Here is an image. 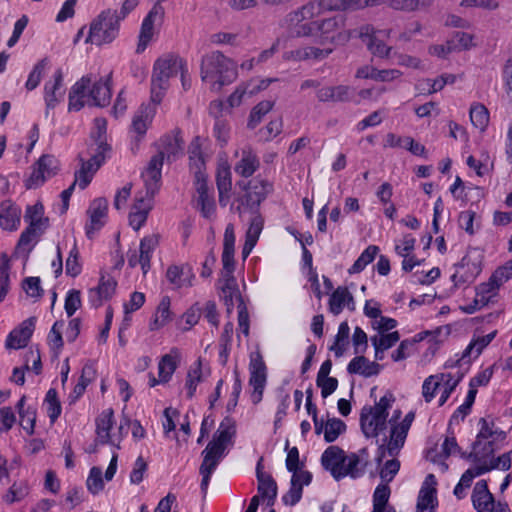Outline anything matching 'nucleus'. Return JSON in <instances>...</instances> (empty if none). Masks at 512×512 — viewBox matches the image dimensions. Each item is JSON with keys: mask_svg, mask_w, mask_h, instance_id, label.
Segmentation results:
<instances>
[{"mask_svg": "<svg viewBox=\"0 0 512 512\" xmlns=\"http://www.w3.org/2000/svg\"><path fill=\"white\" fill-rule=\"evenodd\" d=\"M273 105L274 103L269 100L258 103L250 113L248 127L254 129L262 121L263 116L273 108Z\"/></svg>", "mask_w": 512, "mask_h": 512, "instance_id": "57", "label": "nucleus"}, {"mask_svg": "<svg viewBox=\"0 0 512 512\" xmlns=\"http://www.w3.org/2000/svg\"><path fill=\"white\" fill-rule=\"evenodd\" d=\"M394 397L391 393L384 395L374 406H364L360 414V425L366 437H376L386 428L388 409Z\"/></svg>", "mask_w": 512, "mask_h": 512, "instance_id": "5", "label": "nucleus"}, {"mask_svg": "<svg viewBox=\"0 0 512 512\" xmlns=\"http://www.w3.org/2000/svg\"><path fill=\"white\" fill-rule=\"evenodd\" d=\"M59 169V161L49 154L42 155L35 163L30 178L27 181L28 188L41 186L48 178L56 175Z\"/></svg>", "mask_w": 512, "mask_h": 512, "instance_id": "10", "label": "nucleus"}, {"mask_svg": "<svg viewBox=\"0 0 512 512\" xmlns=\"http://www.w3.org/2000/svg\"><path fill=\"white\" fill-rule=\"evenodd\" d=\"M162 148L154 155L150 161H152L154 158L160 156L161 158V167L163 166L164 157H167L168 160L175 159L180 154H182L183 151V141L179 134L173 135V136H165L162 140Z\"/></svg>", "mask_w": 512, "mask_h": 512, "instance_id": "34", "label": "nucleus"}, {"mask_svg": "<svg viewBox=\"0 0 512 512\" xmlns=\"http://www.w3.org/2000/svg\"><path fill=\"white\" fill-rule=\"evenodd\" d=\"M236 433L235 422L230 417H225L219 425L213 440L208 443V446L225 452L228 444L232 442V438Z\"/></svg>", "mask_w": 512, "mask_h": 512, "instance_id": "28", "label": "nucleus"}, {"mask_svg": "<svg viewBox=\"0 0 512 512\" xmlns=\"http://www.w3.org/2000/svg\"><path fill=\"white\" fill-rule=\"evenodd\" d=\"M48 59L44 58L40 60L33 68V70L30 72L27 82H26V88L31 91L34 90L40 83L43 72L45 68L48 66Z\"/></svg>", "mask_w": 512, "mask_h": 512, "instance_id": "63", "label": "nucleus"}, {"mask_svg": "<svg viewBox=\"0 0 512 512\" xmlns=\"http://www.w3.org/2000/svg\"><path fill=\"white\" fill-rule=\"evenodd\" d=\"M96 377V369L93 364L87 363L82 368V373L79 378L78 383L75 385L73 392L70 397H72V401L77 400L79 397L83 395L86 387L95 379Z\"/></svg>", "mask_w": 512, "mask_h": 512, "instance_id": "46", "label": "nucleus"}, {"mask_svg": "<svg viewBox=\"0 0 512 512\" xmlns=\"http://www.w3.org/2000/svg\"><path fill=\"white\" fill-rule=\"evenodd\" d=\"M216 183L219 191V202L225 205L223 203L224 195L228 194L231 190V172L228 167L218 169Z\"/></svg>", "mask_w": 512, "mask_h": 512, "instance_id": "56", "label": "nucleus"}, {"mask_svg": "<svg viewBox=\"0 0 512 512\" xmlns=\"http://www.w3.org/2000/svg\"><path fill=\"white\" fill-rule=\"evenodd\" d=\"M155 115V107L152 105H142L134 114L131 124L133 142L138 147L139 142L146 134L149 125Z\"/></svg>", "mask_w": 512, "mask_h": 512, "instance_id": "16", "label": "nucleus"}, {"mask_svg": "<svg viewBox=\"0 0 512 512\" xmlns=\"http://www.w3.org/2000/svg\"><path fill=\"white\" fill-rule=\"evenodd\" d=\"M395 457L387 460L380 469L379 475L383 483L391 482L400 470V461Z\"/></svg>", "mask_w": 512, "mask_h": 512, "instance_id": "62", "label": "nucleus"}, {"mask_svg": "<svg viewBox=\"0 0 512 512\" xmlns=\"http://www.w3.org/2000/svg\"><path fill=\"white\" fill-rule=\"evenodd\" d=\"M237 77L236 64L219 51H213L202 58L201 78L211 84L212 89L220 90Z\"/></svg>", "mask_w": 512, "mask_h": 512, "instance_id": "2", "label": "nucleus"}, {"mask_svg": "<svg viewBox=\"0 0 512 512\" xmlns=\"http://www.w3.org/2000/svg\"><path fill=\"white\" fill-rule=\"evenodd\" d=\"M290 33L295 37H317V21H286Z\"/></svg>", "mask_w": 512, "mask_h": 512, "instance_id": "48", "label": "nucleus"}, {"mask_svg": "<svg viewBox=\"0 0 512 512\" xmlns=\"http://www.w3.org/2000/svg\"><path fill=\"white\" fill-rule=\"evenodd\" d=\"M202 455L203 461L199 468V473L202 476L201 491L205 495L207 493L211 475L223 458L224 452L213 448V446L207 445L203 450Z\"/></svg>", "mask_w": 512, "mask_h": 512, "instance_id": "12", "label": "nucleus"}, {"mask_svg": "<svg viewBox=\"0 0 512 512\" xmlns=\"http://www.w3.org/2000/svg\"><path fill=\"white\" fill-rule=\"evenodd\" d=\"M311 480L312 474L308 471L294 473L291 478V487L283 496V502L290 506L296 505L302 497L303 486L309 485Z\"/></svg>", "mask_w": 512, "mask_h": 512, "instance_id": "27", "label": "nucleus"}, {"mask_svg": "<svg viewBox=\"0 0 512 512\" xmlns=\"http://www.w3.org/2000/svg\"><path fill=\"white\" fill-rule=\"evenodd\" d=\"M261 463L257 465L258 493L263 499H267V504L272 506L277 496V484L270 475H266L260 470Z\"/></svg>", "mask_w": 512, "mask_h": 512, "instance_id": "39", "label": "nucleus"}, {"mask_svg": "<svg viewBox=\"0 0 512 512\" xmlns=\"http://www.w3.org/2000/svg\"><path fill=\"white\" fill-rule=\"evenodd\" d=\"M497 331L494 330L487 335L472 339L470 344L463 351L461 359L466 360L467 363L471 361V358H477L482 351L492 342L495 338Z\"/></svg>", "mask_w": 512, "mask_h": 512, "instance_id": "40", "label": "nucleus"}, {"mask_svg": "<svg viewBox=\"0 0 512 512\" xmlns=\"http://www.w3.org/2000/svg\"><path fill=\"white\" fill-rule=\"evenodd\" d=\"M45 404L47 406V413L51 422H55L61 414V404L57 398V392L51 388L46 393Z\"/></svg>", "mask_w": 512, "mask_h": 512, "instance_id": "60", "label": "nucleus"}, {"mask_svg": "<svg viewBox=\"0 0 512 512\" xmlns=\"http://www.w3.org/2000/svg\"><path fill=\"white\" fill-rule=\"evenodd\" d=\"M21 210L11 203L4 201L0 204V226L5 230H15L20 224Z\"/></svg>", "mask_w": 512, "mask_h": 512, "instance_id": "37", "label": "nucleus"}, {"mask_svg": "<svg viewBox=\"0 0 512 512\" xmlns=\"http://www.w3.org/2000/svg\"><path fill=\"white\" fill-rule=\"evenodd\" d=\"M35 318L24 320L17 328L12 330L7 336L5 347L7 349H21L24 348L34 331Z\"/></svg>", "mask_w": 512, "mask_h": 512, "instance_id": "21", "label": "nucleus"}, {"mask_svg": "<svg viewBox=\"0 0 512 512\" xmlns=\"http://www.w3.org/2000/svg\"><path fill=\"white\" fill-rule=\"evenodd\" d=\"M345 452L338 446H329L321 457V462L326 470H329L332 476L341 479V470L345 462Z\"/></svg>", "mask_w": 512, "mask_h": 512, "instance_id": "26", "label": "nucleus"}, {"mask_svg": "<svg viewBox=\"0 0 512 512\" xmlns=\"http://www.w3.org/2000/svg\"><path fill=\"white\" fill-rule=\"evenodd\" d=\"M234 252H235V234H234V226L232 224H228L226 226L224 232V240H223V252H222V297L224 299L225 305L227 306V313H231L233 310L234 302L240 305L241 302H244L235 280L233 276L235 270V261H234Z\"/></svg>", "mask_w": 512, "mask_h": 512, "instance_id": "1", "label": "nucleus"}, {"mask_svg": "<svg viewBox=\"0 0 512 512\" xmlns=\"http://www.w3.org/2000/svg\"><path fill=\"white\" fill-rule=\"evenodd\" d=\"M369 463V452L366 448L360 449L357 453H351L345 456V462L342 466L341 478L350 476L352 478L361 477Z\"/></svg>", "mask_w": 512, "mask_h": 512, "instance_id": "18", "label": "nucleus"}, {"mask_svg": "<svg viewBox=\"0 0 512 512\" xmlns=\"http://www.w3.org/2000/svg\"><path fill=\"white\" fill-rule=\"evenodd\" d=\"M470 120L474 127L484 131L489 122V112L482 104L472 105L470 108Z\"/></svg>", "mask_w": 512, "mask_h": 512, "instance_id": "51", "label": "nucleus"}, {"mask_svg": "<svg viewBox=\"0 0 512 512\" xmlns=\"http://www.w3.org/2000/svg\"><path fill=\"white\" fill-rule=\"evenodd\" d=\"M495 450L496 447H492V442H485L482 450L471 452L469 458L475 463H482L483 467L487 468V472L493 469L508 470L511 467V453H504L498 458H494Z\"/></svg>", "mask_w": 512, "mask_h": 512, "instance_id": "9", "label": "nucleus"}, {"mask_svg": "<svg viewBox=\"0 0 512 512\" xmlns=\"http://www.w3.org/2000/svg\"><path fill=\"white\" fill-rule=\"evenodd\" d=\"M350 328L347 322H342L339 325L338 332L335 336V342L331 346V350L334 351L336 357H341L348 344Z\"/></svg>", "mask_w": 512, "mask_h": 512, "instance_id": "53", "label": "nucleus"}, {"mask_svg": "<svg viewBox=\"0 0 512 512\" xmlns=\"http://www.w3.org/2000/svg\"><path fill=\"white\" fill-rule=\"evenodd\" d=\"M472 502L474 508L478 512H492L494 508V498L489 492L487 482L481 480L476 483L473 494Z\"/></svg>", "mask_w": 512, "mask_h": 512, "instance_id": "30", "label": "nucleus"}, {"mask_svg": "<svg viewBox=\"0 0 512 512\" xmlns=\"http://www.w3.org/2000/svg\"><path fill=\"white\" fill-rule=\"evenodd\" d=\"M409 428L398 423L392 426L390 439L387 445L381 444L378 447V453L376 457V462L380 465L386 455L391 457L397 456L400 449L403 447L405 439L407 437Z\"/></svg>", "mask_w": 512, "mask_h": 512, "instance_id": "11", "label": "nucleus"}, {"mask_svg": "<svg viewBox=\"0 0 512 512\" xmlns=\"http://www.w3.org/2000/svg\"><path fill=\"white\" fill-rule=\"evenodd\" d=\"M196 193L195 197L196 207L203 217L212 219L215 215L216 205L212 195L209 194V189L206 183L205 174H199L195 179Z\"/></svg>", "mask_w": 512, "mask_h": 512, "instance_id": "13", "label": "nucleus"}, {"mask_svg": "<svg viewBox=\"0 0 512 512\" xmlns=\"http://www.w3.org/2000/svg\"><path fill=\"white\" fill-rule=\"evenodd\" d=\"M92 86V76L86 75L78 80L71 88L69 93V109L79 111L84 105H88L89 90Z\"/></svg>", "mask_w": 512, "mask_h": 512, "instance_id": "25", "label": "nucleus"}, {"mask_svg": "<svg viewBox=\"0 0 512 512\" xmlns=\"http://www.w3.org/2000/svg\"><path fill=\"white\" fill-rule=\"evenodd\" d=\"M345 306L353 311L355 309L354 298L346 287L340 286L330 296L329 310L334 315H338Z\"/></svg>", "mask_w": 512, "mask_h": 512, "instance_id": "36", "label": "nucleus"}, {"mask_svg": "<svg viewBox=\"0 0 512 512\" xmlns=\"http://www.w3.org/2000/svg\"><path fill=\"white\" fill-rule=\"evenodd\" d=\"M271 190L272 185L266 180L254 179L250 181L246 194L241 200L242 205L250 208L258 207Z\"/></svg>", "mask_w": 512, "mask_h": 512, "instance_id": "23", "label": "nucleus"}, {"mask_svg": "<svg viewBox=\"0 0 512 512\" xmlns=\"http://www.w3.org/2000/svg\"><path fill=\"white\" fill-rule=\"evenodd\" d=\"M351 33L343 28L340 18H328L317 21L316 43L325 46L327 44L343 45L349 41Z\"/></svg>", "mask_w": 512, "mask_h": 512, "instance_id": "7", "label": "nucleus"}, {"mask_svg": "<svg viewBox=\"0 0 512 512\" xmlns=\"http://www.w3.org/2000/svg\"><path fill=\"white\" fill-rule=\"evenodd\" d=\"M114 412L112 409H106L96 418V441L100 444L113 443L110 436V430L114 424Z\"/></svg>", "mask_w": 512, "mask_h": 512, "instance_id": "35", "label": "nucleus"}, {"mask_svg": "<svg viewBox=\"0 0 512 512\" xmlns=\"http://www.w3.org/2000/svg\"><path fill=\"white\" fill-rule=\"evenodd\" d=\"M259 167L256 154L249 150H243L240 161L235 165V172L242 177H250Z\"/></svg>", "mask_w": 512, "mask_h": 512, "instance_id": "42", "label": "nucleus"}, {"mask_svg": "<svg viewBox=\"0 0 512 512\" xmlns=\"http://www.w3.org/2000/svg\"><path fill=\"white\" fill-rule=\"evenodd\" d=\"M388 36V31H375L374 28L370 26H365L360 31V37L362 38L363 42L366 43L370 52L373 55L381 58L388 56L391 50V48L384 43V38Z\"/></svg>", "mask_w": 512, "mask_h": 512, "instance_id": "14", "label": "nucleus"}, {"mask_svg": "<svg viewBox=\"0 0 512 512\" xmlns=\"http://www.w3.org/2000/svg\"><path fill=\"white\" fill-rule=\"evenodd\" d=\"M63 326V321H56L48 335V344L50 348L53 349L56 353H58L63 347V339L61 333Z\"/></svg>", "mask_w": 512, "mask_h": 512, "instance_id": "64", "label": "nucleus"}, {"mask_svg": "<svg viewBox=\"0 0 512 512\" xmlns=\"http://www.w3.org/2000/svg\"><path fill=\"white\" fill-rule=\"evenodd\" d=\"M327 10L359 9L367 6V0H323Z\"/></svg>", "mask_w": 512, "mask_h": 512, "instance_id": "58", "label": "nucleus"}, {"mask_svg": "<svg viewBox=\"0 0 512 512\" xmlns=\"http://www.w3.org/2000/svg\"><path fill=\"white\" fill-rule=\"evenodd\" d=\"M164 16V8L161 5L154 4L147 16L144 18L140 30L139 42L137 45L136 52L142 53L149 42L152 40L154 35V23L155 21L161 20Z\"/></svg>", "mask_w": 512, "mask_h": 512, "instance_id": "15", "label": "nucleus"}, {"mask_svg": "<svg viewBox=\"0 0 512 512\" xmlns=\"http://www.w3.org/2000/svg\"><path fill=\"white\" fill-rule=\"evenodd\" d=\"M108 212V201L105 198H97L93 200L87 211L89 215V223L86 224V234L92 237L95 231H98L105 223Z\"/></svg>", "mask_w": 512, "mask_h": 512, "instance_id": "20", "label": "nucleus"}, {"mask_svg": "<svg viewBox=\"0 0 512 512\" xmlns=\"http://www.w3.org/2000/svg\"><path fill=\"white\" fill-rule=\"evenodd\" d=\"M123 20L118 11L103 10L90 24L86 42L95 45L111 43L119 33L120 21Z\"/></svg>", "mask_w": 512, "mask_h": 512, "instance_id": "4", "label": "nucleus"}, {"mask_svg": "<svg viewBox=\"0 0 512 512\" xmlns=\"http://www.w3.org/2000/svg\"><path fill=\"white\" fill-rule=\"evenodd\" d=\"M179 362V351L177 349H172L170 353L165 354L159 364H158V376L160 377V381L163 383H167L175 370L177 369Z\"/></svg>", "mask_w": 512, "mask_h": 512, "instance_id": "41", "label": "nucleus"}, {"mask_svg": "<svg viewBox=\"0 0 512 512\" xmlns=\"http://www.w3.org/2000/svg\"><path fill=\"white\" fill-rule=\"evenodd\" d=\"M166 278L169 283L173 285L174 289H181L191 287L193 285L195 275L189 268L186 269L184 267L174 265L167 269Z\"/></svg>", "mask_w": 512, "mask_h": 512, "instance_id": "33", "label": "nucleus"}, {"mask_svg": "<svg viewBox=\"0 0 512 512\" xmlns=\"http://www.w3.org/2000/svg\"><path fill=\"white\" fill-rule=\"evenodd\" d=\"M390 497V488L388 484H379L373 494V511L372 512H396L393 507L386 509Z\"/></svg>", "mask_w": 512, "mask_h": 512, "instance_id": "47", "label": "nucleus"}, {"mask_svg": "<svg viewBox=\"0 0 512 512\" xmlns=\"http://www.w3.org/2000/svg\"><path fill=\"white\" fill-rule=\"evenodd\" d=\"M479 425L481 426L479 433L476 436V441L473 444V451L482 450L485 443L492 442V447H495L496 443L503 442L506 438V433L502 430L495 428L493 420L489 421L486 418H480Z\"/></svg>", "mask_w": 512, "mask_h": 512, "instance_id": "19", "label": "nucleus"}, {"mask_svg": "<svg viewBox=\"0 0 512 512\" xmlns=\"http://www.w3.org/2000/svg\"><path fill=\"white\" fill-rule=\"evenodd\" d=\"M435 494V487L422 486L418 496L417 510L429 511L430 509H432L433 511H435V506L437 502Z\"/></svg>", "mask_w": 512, "mask_h": 512, "instance_id": "52", "label": "nucleus"}, {"mask_svg": "<svg viewBox=\"0 0 512 512\" xmlns=\"http://www.w3.org/2000/svg\"><path fill=\"white\" fill-rule=\"evenodd\" d=\"M44 208L41 203L29 206L26 210L25 219L29 222V226L43 230L46 228L48 219L43 218Z\"/></svg>", "mask_w": 512, "mask_h": 512, "instance_id": "50", "label": "nucleus"}, {"mask_svg": "<svg viewBox=\"0 0 512 512\" xmlns=\"http://www.w3.org/2000/svg\"><path fill=\"white\" fill-rule=\"evenodd\" d=\"M185 62L177 55H164L156 60L151 80V100L159 104L169 87V79L183 69Z\"/></svg>", "mask_w": 512, "mask_h": 512, "instance_id": "3", "label": "nucleus"}, {"mask_svg": "<svg viewBox=\"0 0 512 512\" xmlns=\"http://www.w3.org/2000/svg\"><path fill=\"white\" fill-rule=\"evenodd\" d=\"M202 381L201 362L198 361L194 367H191L187 373L185 389L188 398L195 394L197 385Z\"/></svg>", "mask_w": 512, "mask_h": 512, "instance_id": "55", "label": "nucleus"}, {"mask_svg": "<svg viewBox=\"0 0 512 512\" xmlns=\"http://www.w3.org/2000/svg\"><path fill=\"white\" fill-rule=\"evenodd\" d=\"M26 401V397L22 396L18 401L16 407L18 409L19 417H20V425L22 428L29 434H33L34 426L36 421V415L33 410L30 408L24 409V404Z\"/></svg>", "mask_w": 512, "mask_h": 512, "instance_id": "49", "label": "nucleus"}, {"mask_svg": "<svg viewBox=\"0 0 512 512\" xmlns=\"http://www.w3.org/2000/svg\"><path fill=\"white\" fill-rule=\"evenodd\" d=\"M501 283L493 276L488 282L480 284L476 289L475 303L486 306L496 295Z\"/></svg>", "mask_w": 512, "mask_h": 512, "instance_id": "43", "label": "nucleus"}, {"mask_svg": "<svg viewBox=\"0 0 512 512\" xmlns=\"http://www.w3.org/2000/svg\"><path fill=\"white\" fill-rule=\"evenodd\" d=\"M170 298L165 296L161 299L153 320L150 323L151 330H159L169 323L172 319L170 311Z\"/></svg>", "mask_w": 512, "mask_h": 512, "instance_id": "44", "label": "nucleus"}, {"mask_svg": "<svg viewBox=\"0 0 512 512\" xmlns=\"http://www.w3.org/2000/svg\"><path fill=\"white\" fill-rule=\"evenodd\" d=\"M333 52V47L306 46L284 53V59L293 61L323 60Z\"/></svg>", "mask_w": 512, "mask_h": 512, "instance_id": "29", "label": "nucleus"}, {"mask_svg": "<svg viewBox=\"0 0 512 512\" xmlns=\"http://www.w3.org/2000/svg\"><path fill=\"white\" fill-rule=\"evenodd\" d=\"M116 280L108 275L102 274L97 287L91 288L88 292V298L91 305L95 308L100 307L105 301L112 298L116 291Z\"/></svg>", "mask_w": 512, "mask_h": 512, "instance_id": "17", "label": "nucleus"}, {"mask_svg": "<svg viewBox=\"0 0 512 512\" xmlns=\"http://www.w3.org/2000/svg\"><path fill=\"white\" fill-rule=\"evenodd\" d=\"M378 250V247L375 245L368 246L351 266L349 273L354 274L361 272L369 263L374 260Z\"/></svg>", "mask_w": 512, "mask_h": 512, "instance_id": "54", "label": "nucleus"}, {"mask_svg": "<svg viewBox=\"0 0 512 512\" xmlns=\"http://www.w3.org/2000/svg\"><path fill=\"white\" fill-rule=\"evenodd\" d=\"M158 236L157 235H149L144 237L140 242V255H139V263L145 274L150 268V259L151 253L158 245Z\"/></svg>", "mask_w": 512, "mask_h": 512, "instance_id": "45", "label": "nucleus"}, {"mask_svg": "<svg viewBox=\"0 0 512 512\" xmlns=\"http://www.w3.org/2000/svg\"><path fill=\"white\" fill-rule=\"evenodd\" d=\"M54 80L49 81L45 84V101L48 107L54 108L56 104H58L61 100H63L65 95V89L63 87V74L60 69H58L54 76Z\"/></svg>", "mask_w": 512, "mask_h": 512, "instance_id": "32", "label": "nucleus"}, {"mask_svg": "<svg viewBox=\"0 0 512 512\" xmlns=\"http://www.w3.org/2000/svg\"><path fill=\"white\" fill-rule=\"evenodd\" d=\"M346 429L345 423L337 418L329 419L325 423L324 439L326 442L335 441Z\"/></svg>", "mask_w": 512, "mask_h": 512, "instance_id": "59", "label": "nucleus"}, {"mask_svg": "<svg viewBox=\"0 0 512 512\" xmlns=\"http://www.w3.org/2000/svg\"><path fill=\"white\" fill-rule=\"evenodd\" d=\"M146 193L137 195L130 212L144 213L148 215L152 209V200L160 187L161 182V158L160 156L149 161L146 170L142 173Z\"/></svg>", "mask_w": 512, "mask_h": 512, "instance_id": "6", "label": "nucleus"}, {"mask_svg": "<svg viewBox=\"0 0 512 512\" xmlns=\"http://www.w3.org/2000/svg\"><path fill=\"white\" fill-rule=\"evenodd\" d=\"M400 339L397 331L390 333H379V335L371 337L373 346H378L380 349L386 351L394 346Z\"/></svg>", "mask_w": 512, "mask_h": 512, "instance_id": "61", "label": "nucleus"}, {"mask_svg": "<svg viewBox=\"0 0 512 512\" xmlns=\"http://www.w3.org/2000/svg\"><path fill=\"white\" fill-rule=\"evenodd\" d=\"M481 272V263L479 255L474 257L472 254L465 255L461 262L456 266L453 279L458 282H472Z\"/></svg>", "mask_w": 512, "mask_h": 512, "instance_id": "22", "label": "nucleus"}, {"mask_svg": "<svg viewBox=\"0 0 512 512\" xmlns=\"http://www.w3.org/2000/svg\"><path fill=\"white\" fill-rule=\"evenodd\" d=\"M249 371V385L253 389L251 400L254 404H258L262 400L267 381V368L260 352L257 351L250 355Z\"/></svg>", "mask_w": 512, "mask_h": 512, "instance_id": "8", "label": "nucleus"}, {"mask_svg": "<svg viewBox=\"0 0 512 512\" xmlns=\"http://www.w3.org/2000/svg\"><path fill=\"white\" fill-rule=\"evenodd\" d=\"M86 96L88 97L89 106H107L111 100L110 77L106 80L102 78L98 80L92 78V86Z\"/></svg>", "mask_w": 512, "mask_h": 512, "instance_id": "24", "label": "nucleus"}, {"mask_svg": "<svg viewBox=\"0 0 512 512\" xmlns=\"http://www.w3.org/2000/svg\"><path fill=\"white\" fill-rule=\"evenodd\" d=\"M323 0L310 1L302 7L287 14L286 21H308L326 11Z\"/></svg>", "mask_w": 512, "mask_h": 512, "instance_id": "31", "label": "nucleus"}, {"mask_svg": "<svg viewBox=\"0 0 512 512\" xmlns=\"http://www.w3.org/2000/svg\"><path fill=\"white\" fill-rule=\"evenodd\" d=\"M381 366L376 362L369 361L364 356L354 357L347 366V371L350 374H359L363 377H371L378 375Z\"/></svg>", "mask_w": 512, "mask_h": 512, "instance_id": "38", "label": "nucleus"}]
</instances>
